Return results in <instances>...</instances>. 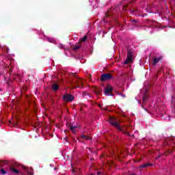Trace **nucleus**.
Returning <instances> with one entry per match:
<instances>
[{
  "mask_svg": "<svg viewBox=\"0 0 175 175\" xmlns=\"http://www.w3.org/2000/svg\"><path fill=\"white\" fill-rule=\"evenodd\" d=\"M133 23H137L135 20H133Z\"/></svg>",
  "mask_w": 175,
  "mask_h": 175,
  "instance_id": "26",
  "label": "nucleus"
},
{
  "mask_svg": "<svg viewBox=\"0 0 175 175\" xmlns=\"http://www.w3.org/2000/svg\"><path fill=\"white\" fill-rule=\"evenodd\" d=\"M94 91H95L96 94H100V92H102V90L99 88H95Z\"/></svg>",
  "mask_w": 175,
  "mask_h": 175,
  "instance_id": "13",
  "label": "nucleus"
},
{
  "mask_svg": "<svg viewBox=\"0 0 175 175\" xmlns=\"http://www.w3.org/2000/svg\"><path fill=\"white\" fill-rule=\"evenodd\" d=\"M85 140H91V138L88 136H86V138Z\"/></svg>",
  "mask_w": 175,
  "mask_h": 175,
  "instance_id": "21",
  "label": "nucleus"
},
{
  "mask_svg": "<svg viewBox=\"0 0 175 175\" xmlns=\"http://www.w3.org/2000/svg\"><path fill=\"white\" fill-rule=\"evenodd\" d=\"M52 90L53 91H58L59 90V85L55 83L52 84Z\"/></svg>",
  "mask_w": 175,
  "mask_h": 175,
  "instance_id": "9",
  "label": "nucleus"
},
{
  "mask_svg": "<svg viewBox=\"0 0 175 175\" xmlns=\"http://www.w3.org/2000/svg\"><path fill=\"white\" fill-rule=\"evenodd\" d=\"M97 174H98V175L100 174V172H97Z\"/></svg>",
  "mask_w": 175,
  "mask_h": 175,
  "instance_id": "27",
  "label": "nucleus"
},
{
  "mask_svg": "<svg viewBox=\"0 0 175 175\" xmlns=\"http://www.w3.org/2000/svg\"><path fill=\"white\" fill-rule=\"evenodd\" d=\"M80 47H81V42H79L77 45H75L73 48V51H76L77 50H79V49H80Z\"/></svg>",
  "mask_w": 175,
  "mask_h": 175,
  "instance_id": "10",
  "label": "nucleus"
},
{
  "mask_svg": "<svg viewBox=\"0 0 175 175\" xmlns=\"http://www.w3.org/2000/svg\"><path fill=\"white\" fill-rule=\"evenodd\" d=\"M109 123L111 125H113V126H116V128H117L118 131H120L121 132H122L124 135H126L127 136H131V135H129V132H128V131L125 129H122L121 126H120V124H118V122H114L113 118H109Z\"/></svg>",
  "mask_w": 175,
  "mask_h": 175,
  "instance_id": "1",
  "label": "nucleus"
},
{
  "mask_svg": "<svg viewBox=\"0 0 175 175\" xmlns=\"http://www.w3.org/2000/svg\"><path fill=\"white\" fill-rule=\"evenodd\" d=\"M77 128L76 126H70V131H71L73 133H75V129Z\"/></svg>",
  "mask_w": 175,
  "mask_h": 175,
  "instance_id": "15",
  "label": "nucleus"
},
{
  "mask_svg": "<svg viewBox=\"0 0 175 175\" xmlns=\"http://www.w3.org/2000/svg\"><path fill=\"white\" fill-rule=\"evenodd\" d=\"M14 126H17V122H15V123L14 124Z\"/></svg>",
  "mask_w": 175,
  "mask_h": 175,
  "instance_id": "24",
  "label": "nucleus"
},
{
  "mask_svg": "<svg viewBox=\"0 0 175 175\" xmlns=\"http://www.w3.org/2000/svg\"><path fill=\"white\" fill-rule=\"evenodd\" d=\"M113 75L110 73H106L101 75L100 80V81H107V80H111Z\"/></svg>",
  "mask_w": 175,
  "mask_h": 175,
  "instance_id": "5",
  "label": "nucleus"
},
{
  "mask_svg": "<svg viewBox=\"0 0 175 175\" xmlns=\"http://www.w3.org/2000/svg\"><path fill=\"white\" fill-rule=\"evenodd\" d=\"M88 77L89 79H91V77H92L91 74H88Z\"/></svg>",
  "mask_w": 175,
  "mask_h": 175,
  "instance_id": "22",
  "label": "nucleus"
},
{
  "mask_svg": "<svg viewBox=\"0 0 175 175\" xmlns=\"http://www.w3.org/2000/svg\"><path fill=\"white\" fill-rule=\"evenodd\" d=\"M59 49H65V46L62 44L59 45Z\"/></svg>",
  "mask_w": 175,
  "mask_h": 175,
  "instance_id": "19",
  "label": "nucleus"
},
{
  "mask_svg": "<svg viewBox=\"0 0 175 175\" xmlns=\"http://www.w3.org/2000/svg\"><path fill=\"white\" fill-rule=\"evenodd\" d=\"M10 170H11V172H13L16 174H18L20 173V172L18 170H17L16 168H14L13 167H10Z\"/></svg>",
  "mask_w": 175,
  "mask_h": 175,
  "instance_id": "11",
  "label": "nucleus"
},
{
  "mask_svg": "<svg viewBox=\"0 0 175 175\" xmlns=\"http://www.w3.org/2000/svg\"><path fill=\"white\" fill-rule=\"evenodd\" d=\"M168 154H172V150H167Z\"/></svg>",
  "mask_w": 175,
  "mask_h": 175,
  "instance_id": "23",
  "label": "nucleus"
},
{
  "mask_svg": "<svg viewBox=\"0 0 175 175\" xmlns=\"http://www.w3.org/2000/svg\"><path fill=\"white\" fill-rule=\"evenodd\" d=\"M132 57H133V53L131 51V49L128 50L127 58L124 61V65H128L130 62H133Z\"/></svg>",
  "mask_w": 175,
  "mask_h": 175,
  "instance_id": "4",
  "label": "nucleus"
},
{
  "mask_svg": "<svg viewBox=\"0 0 175 175\" xmlns=\"http://www.w3.org/2000/svg\"><path fill=\"white\" fill-rule=\"evenodd\" d=\"M159 158H161V155H159V156L157 157V159H159Z\"/></svg>",
  "mask_w": 175,
  "mask_h": 175,
  "instance_id": "25",
  "label": "nucleus"
},
{
  "mask_svg": "<svg viewBox=\"0 0 175 175\" xmlns=\"http://www.w3.org/2000/svg\"><path fill=\"white\" fill-rule=\"evenodd\" d=\"M71 85L73 87V88H83L84 82H83L81 79L76 77V79L71 82Z\"/></svg>",
  "mask_w": 175,
  "mask_h": 175,
  "instance_id": "2",
  "label": "nucleus"
},
{
  "mask_svg": "<svg viewBox=\"0 0 175 175\" xmlns=\"http://www.w3.org/2000/svg\"><path fill=\"white\" fill-rule=\"evenodd\" d=\"M149 97L150 96L148 95V92H147V90H146V92L142 98V103H146V101L148 100Z\"/></svg>",
  "mask_w": 175,
  "mask_h": 175,
  "instance_id": "8",
  "label": "nucleus"
},
{
  "mask_svg": "<svg viewBox=\"0 0 175 175\" xmlns=\"http://www.w3.org/2000/svg\"><path fill=\"white\" fill-rule=\"evenodd\" d=\"M81 137V139H84L85 140V139L87 138V135H82Z\"/></svg>",
  "mask_w": 175,
  "mask_h": 175,
  "instance_id": "18",
  "label": "nucleus"
},
{
  "mask_svg": "<svg viewBox=\"0 0 175 175\" xmlns=\"http://www.w3.org/2000/svg\"><path fill=\"white\" fill-rule=\"evenodd\" d=\"M105 90V95H111V91H113V88L110 86L109 85H107L106 88H104Z\"/></svg>",
  "mask_w": 175,
  "mask_h": 175,
  "instance_id": "6",
  "label": "nucleus"
},
{
  "mask_svg": "<svg viewBox=\"0 0 175 175\" xmlns=\"http://www.w3.org/2000/svg\"><path fill=\"white\" fill-rule=\"evenodd\" d=\"M91 175H94V174H92Z\"/></svg>",
  "mask_w": 175,
  "mask_h": 175,
  "instance_id": "30",
  "label": "nucleus"
},
{
  "mask_svg": "<svg viewBox=\"0 0 175 175\" xmlns=\"http://www.w3.org/2000/svg\"><path fill=\"white\" fill-rule=\"evenodd\" d=\"M165 155H167V154H166V153H165Z\"/></svg>",
  "mask_w": 175,
  "mask_h": 175,
  "instance_id": "28",
  "label": "nucleus"
},
{
  "mask_svg": "<svg viewBox=\"0 0 175 175\" xmlns=\"http://www.w3.org/2000/svg\"><path fill=\"white\" fill-rule=\"evenodd\" d=\"M87 40V36H83L82 38H81L80 42H84Z\"/></svg>",
  "mask_w": 175,
  "mask_h": 175,
  "instance_id": "16",
  "label": "nucleus"
},
{
  "mask_svg": "<svg viewBox=\"0 0 175 175\" xmlns=\"http://www.w3.org/2000/svg\"><path fill=\"white\" fill-rule=\"evenodd\" d=\"M135 1L136 0H132L129 4L124 5L122 6V10H124V12H128V9H126L127 8H130V9H132L131 3H132V2H135Z\"/></svg>",
  "mask_w": 175,
  "mask_h": 175,
  "instance_id": "7",
  "label": "nucleus"
},
{
  "mask_svg": "<svg viewBox=\"0 0 175 175\" xmlns=\"http://www.w3.org/2000/svg\"><path fill=\"white\" fill-rule=\"evenodd\" d=\"M148 166H152V164H151V163H146V164L142 165H141V167L144 168V167H148Z\"/></svg>",
  "mask_w": 175,
  "mask_h": 175,
  "instance_id": "14",
  "label": "nucleus"
},
{
  "mask_svg": "<svg viewBox=\"0 0 175 175\" xmlns=\"http://www.w3.org/2000/svg\"><path fill=\"white\" fill-rule=\"evenodd\" d=\"M130 10H131V12H132V13H135V12H138L137 9H135V10L131 9Z\"/></svg>",
  "mask_w": 175,
  "mask_h": 175,
  "instance_id": "17",
  "label": "nucleus"
},
{
  "mask_svg": "<svg viewBox=\"0 0 175 175\" xmlns=\"http://www.w3.org/2000/svg\"><path fill=\"white\" fill-rule=\"evenodd\" d=\"M159 61H161V58H154L153 59V65H157L158 64V62H159Z\"/></svg>",
  "mask_w": 175,
  "mask_h": 175,
  "instance_id": "12",
  "label": "nucleus"
},
{
  "mask_svg": "<svg viewBox=\"0 0 175 175\" xmlns=\"http://www.w3.org/2000/svg\"><path fill=\"white\" fill-rule=\"evenodd\" d=\"M62 99L64 102H66V103L73 102L75 100V96L69 93H65L62 96Z\"/></svg>",
  "mask_w": 175,
  "mask_h": 175,
  "instance_id": "3",
  "label": "nucleus"
},
{
  "mask_svg": "<svg viewBox=\"0 0 175 175\" xmlns=\"http://www.w3.org/2000/svg\"><path fill=\"white\" fill-rule=\"evenodd\" d=\"M1 173L2 174H6V171L3 170V169H1Z\"/></svg>",
  "mask_w": 175,
  "mask_h": 175,
  "instance_id": "20",
  "label": "nucleus"
},
{
  "mask_svg": "<svg viewBox=\"0 0 175 175\" xmlns=\"http://www.w3.org/2000/svg\"><path fill=\"white\" fill-rule=\"evenodd\" d=\"M89 150H90V151H91V149H89Z\"/></svg>",
  "mask_w": 175,
  "mask_h": 175,
  "instance_id": "29",
  "label": "nucleus"
}]
</instances>
